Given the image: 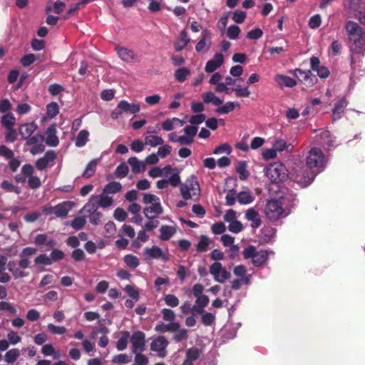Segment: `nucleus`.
<instances>
[{
	"label": "nucleus",
	"mask_w": 365,
	"mask_h": 365,
	"mask_svg": "<svg viewBox=\"0 0 365 365\" xmlns=\"http://www.w3.org/2000/svg\"><path fill=\"white\" fill-rule=\"evenodd\" d=\"M113 198L106 195H92L88 201V206L106 208L112 205Z\"/></svg>",
	"instance_id": "4468645a"
},
{
	"label": "nucleus",
	"mask_w": 365,
	"mask_h": 365,
	"mask_svg": "<svg viewBox=\"0 0 365 365\" xmlns=\"http://www.w3.org/2000/svg\"><path fill=\"white\" fill-rule=\"evenodd\" d=\"M270 255H274L271 250H257L253 246H249L243 251V257L245 259H251L252 264L255 267H261L264 265Z\"/></svg>",
	"instance_id": "39448f33"
},
{
	"label": "nucleus",
	"mask_w": 365,
	"mask_h": 365,
	"mask_svg": "<svg viewBox=\"0 0 365 365\" xmlns=\"http://www.w3.org/2000/svg\"><path fill=\"white\" fill-rule=\"evenodd\" d=\"M26 144L31 146L30 153L35 155L44 151L43 136L39 133H36L34 137L30 138Z\"/></svg>",
	"instance_id": "f8f14e48"
},
{
	"label": "nucleus",
	"mask_w": 365,
	"mask_h": 365,
	"mask_svg": "<svg viewBox=\"0 0 365 365\" xmlns=\"http://www.w3.org/2000/svg\"><path fill=\"white\" fill-rule=\"evenodd\" d=\"M82 211L88 215L89 222L95 225L101 223L102 214L98 211L97 207L88 206V202L83 206Z\"/></svg>",
	"instance_id": "412c9836"
},
{
	"label": "nucleus",
	"mask_w": 365,
	"mask_h": 365,
	"mask_svg": "<svg viewBox=\"0 0 365 365\" xmlns=\"http://www.w3.org/2000/svg\"><path fill=\"white\" fill-rule=\"evenodd\" d=\"M130 337L129 331H124L121 332V335L116 342V349L118 351H123L127 348Z\"/></svg>",
	"instance_id": "58836bf2"
},
{
	"label": "nucleus",
	"mask_w": 365,
	"mask_h": 365,
	"mask_svg": "<svg viewBox=\"0 0 365 365\" xmlns=\"http://www.w3.org/2000/svg\"><path fill=\"white\" fill-rule=\"evenodd\" d=\"M345 29L349 41L351 65L354 68L356 64L354 56L364 54L365 51V28L350 20L346 23Z\"/></svg>",
	"instance_id": "7ed1b4c3"
},
{
	"label": "nucleus",
	"mask_w": 365,
	"mask_h": 365,
	"mask_svg": "<svg viewBox=\"0 0 365 365\" xmlns=\"http://www.w3.org/2000/svg\"><path fill=\"white\" fill-rule=\"evenodd\" d=\"M145 259H161L166 262L169 259L168 255L164 252L159 247L153 245L151 247H146L144 250Z\"/></svg>",
	"instance_id": "2eb2a0df"
},
{
	"label": "nucleus",
	"mask_w": 365,
	"mask_h": 365,
	"mask_svg": "<svg viewBox=\"0 0 365 365\" xmlns=\"http://www.w3.org/2000/svg\"><path fill=\"white\" fill-rule=\"evenodd\" d=\"M348 105V101L346 98L342 97L339 98L334 104V108L332 109V120L335 121L341 118L342 114Z\"/></svg>",
	"instance_id": "4be33fe9"
},
{
	"label": "nucleus",
	"mask_w": 365,
	"mask_h": 365,
	"mask_svg": "<svg viewBox=\"0 0 365 365\" xmlns=\"http://www.w3.org/2000/svg\"><path fill=\"white\" fill-rule=\"evenodd\" d=\"M160 237L162 240L166 241L171 238L176 232V229L173 226L163 225L160 228Z\"/></svg>",
	"instance_id": "4c0bfd02"
},
{
	"label": "nucleus",
	"mask_w": 365,
	"mask_h": 365,
	"mask_svg": "<svg viewBox=\"0 0 365 365\" xmlns=\"http://www.w3.org/2000/svg\"><path fill=\"white\" fill-rule=\"evenodd\" d=\"M210 239L205 236H200L199 239V242L197 245V250L200 252H203L207 250L209 245H210Z\"/></svg>",
	"instance_id": "6e6d98bb"
},
{
	"label": "nucleus",
	"mask_w": 365,
	"mask_h": 365,
	"mask_svg": "<svg viewBox=\"0 0 365 365\" xmlns=\"http://www.w3.org/2000/svg\"><path fill=\"white\" fill-rule=\"evenodd\" d=\"M231 92L235 91L237 97L240 98H247L250 95V91L247 87H242L240 86H237L235 88H230Z\"/></svg>",
	"instance_id": "13d9d810"
},
{
	"label": "nucleus",
	"mask_w": 365,
	"mask_h": 365,
	"mask_svg": "<svg viewBox=\"0 0 365 365\" xmlns=\"http://www.w3.org/2000/svg\"><path fill=\"white\" fill-rule=\"evenodd\" d=\"M89 132L86 130H81L76 138L75 145L78 148H82L86 145L88 140Z\"/></svg>",
	"instance_id": "a19ab883"
},
{
	"label": "nucleus",
	"mask_w": 365,
	"mask_h": 365,
	"mask_svg": "<svg viewBox=\"0 0 365 365\" xmlns=\"http://www.w3.org/2000/svg\"><path fill=\"white\" fill-rule=\"evenodd\" d=\"M59 112V108L56 103L52 102L46 106V115L48 118H53Z\"/></svg>",
	"instance_id": "603ef678"
},
{
	"label": "nucleus",
	"mask_w": 365,
	"mask_h": 365,
	"mask_svg": "<svg viewBox=\"0 0 365 365\" xmlns=\"http://www.w3.org/2000/svg\"><path fill=\"white\" fill-rule=\"evenodd\" d=\"M16 119L11 113H8L2 116L1 124L6 128H12Z\"/></svg>",
	"instance_id": "5fc2aeb1"
},
{
	"label": "nucleus",
	"mask_w": 365,
	"mask_h": 365,
	"mask_svg": "<svg viewBox=\"0 0 365 365\" xmlns=\"http://www.w3.org/2000/svg\"><path fill=\"white\" fill-rule=\"evenodd\" d=\"M41 353L45 356H51L54 359H58L61 356L60 351L56 350L51 344H46L43 345L41 348Z\"/></svg>",
	"instance_id": "f704fd0d"
},
{
	"label": "nucleus",
	"mask_w": 365,
	"mask_h": 365,
	"mask_svg": "<svg viewBox=\"0 0 365 365\" xmlns=\"http://www.w3.org/2000/svg\"><path fill=\"white\" fill-rule=\"evenodd\" d=\"M171 170L170 165H167L163 168H160L158 167L152 168L149 172L148 175L150 177L153 178H156L158 177H161L164 174H167Z\"/></svg>",
	"instance_id": "49530a36"
},
{
	"label": "nucleus",
	"mask_w": 365,
	"mask_h": 365,
	"mask_svg": "<svg viewBox=\"0 0 365 365\" xmlns=\"http://www.w3.org/2000/svg\"><path fill=\"white\" fill-rule=\"evenodd\" d=\"M182 197L185 200H197L200 195V185L195 176L189 177L180 187Z\"/></svg>",
	"instance_id": "423d86ee"
},
{
	"label": "nucleus",
	"mask_w": 365,
	"mask_h": 365,
	"mask_svg": "<svg viewBox=\"0 0 365 365\" xmlns=\"http://www.w3.org/2000/svg\"><path fill=\"white\" fill-rule=\"evenodd\" d=\"M190 41V38L187 31L185 30L181 31L178 40L174 43L175 49L177 51H182Z\"/></svg>",
	"instance_id": "473e14b6"
},
{
	"label": "nucleus",
	"mask_w": 365,
	"mask_h": 365,
	"mask_svg": "<svg viewBox=\"0 0 365 365\" xmlns=\"http://www.w3.org/2000/svg\"><path fill=\"white\" fill-rule=\"evenodd\" d=\"M169 341L164 336H158L152 338L150 349L155 355L161 359L165 358L167 354V347Z\"/></svg>",
	"instance_id": "1a4fd4ad"
},
{
	"label": "nucleus",
	"mask_w": 365,
	"mask_h": 365,
	"mask_svg": "<svg viewBox=\"0 0 365 365\" xmlns=\"http://www.w3.org/2000/svg\"><path fill=\"white\" fill-rule=\"evenodd\" d=\"M237 173L241 180H245L248 178L250 173L247 170V163L244 161L239 162L236 167Z\"/></svg>",
	"instance_id": "8fccbe9b"
},
{
	"label": "nucleus",
	"mask_w": 365,
	"mask_h": 365,
	"mask_svg": "<svg viewBox=\"0 0 365 365\" xmlns=\"http://www.w3.org/2000/svg\"><path fill=\"white\" fill-rule=\"evenodd\" d=\"M224 63V56L221 53H216L213 58L209 60L205 66V71L207 73H213L220 68Z\"/></svg>",
	"instance_id": "6ab92c4d"
},
{
	"label": "nucleus",
	"mask_w": 365,
	"mask_h": 365,
	"mask_svg": "<svg viewBox=\"0 0 365 365\" xmlns=\"http://www.w3.org/2000/svg\"><path fill=\"white\" fill-rule=\"evenodd\" d=\"M112 363L113 364H128L131 361V356L126 354H120L115 355L112 359Z\"/></svg>",
	"instance_id": "bf43d9fd"
},
{
	"label": "nucleus",
	"mask_w": 365,
	"mask_h": 365,
	"mask_svg": "<svg viewBox=\"0 0 365 365\" xmlns=\"http://www.w3.org/2000/svg\"><path fill=\"white\" fill-rule=\"evenodd\" d=\"M0 310L6 311L11 314H16V308L10 302L6 301L0 302Z\"/></svg>",
	"instance_id": "0e129e2a"
},
{
	"label": "nucleus",
	"mask_w": 365,
	"mask_h": 365,
	"mask_svg": "<svg viewBox=\"0 0 365 365\" xmlns=\"http://www.w3.org/2000/svg\"><path fill=\"white\" fill-rule=\"evenodd\" d=\"M57 131L56 125H50L46 130V143L51 147H56L58 145L59 140L56 135Z\"/></svg>",
	"instance_id": "393cba45"
},
{
	"label": "nucleus",
	"mask_w": 365,
	"mask_h": 365,
	"mask_svg": "<svg viewBox=\"0 0 365 365\" xmlns=\"http://www.w3.org/2000/svg\"><path fill=\"white\" fill-rule=\"evenodd\" d=\"M164 301L168 306L171 307H176L179 304L178 298L174 294H166L164 297Z\"/></svg>",
	"instance_id": "774afa93"
},
{
	"label": "nucleus",
	"mask_w": 365,
	"mask_h": 365,
	"mask_svg": "<svg viewBox=\"0 0 365 365\" xmlns=\"http://www.w3.org/2000/svg\"><path fill=\"white\" fill-rule=\"evenodd\" d=\"M328 157L318 148H312L306 154V168H299L292 178L302 187L311 184L316 175L322 172L328 163Z\"/></svg>",
	"instance_id": "f257e3e1"
},
{
	"label": "nucleus",
	"mask_w": 365,
	"mask_h": 365,
	"mask_svg": "<svg viewBox=\"0 0 365 365\" xmlns=\"http://www.w3.org/2000/svg\"><path fill=\"white\" fill-rule=\"evenodd\" d=\"M287 170L280 163H274L266 169V176L272 183H279L287 178Z\"/></svg>",
	"instance_id": "0eeeda50"
},
{
	"label": "nucleus",
	"mask_w": 365,
	"mask_h": 365,
	"mask_svg": "<svg viewBox=\"0 0 365 365\" xmlns=\"http://www.w3.org/2000/svg\"><path fill=\"white\" fill-rule=\"evenodd\" d=\"M273 148L277 150V152H282L284 150L290 152L292 150V146L291 145H288L286 140L282 138H277L274 140L273 143Z\"/></svg>",
	"instance_id": "37998d69"
},
{
	"label": "nucleus",
	"mask_w": 365,
	"mask_h": 365,
	"mask_svg": "<svg viewBox=\"0 0 365 365\" xmlns=\"http://www.w3.org/2000/svg\"><path fill=\"white\" fill-rule=\"evenodd\" d=\"M209 303V297L207 295L202 294L196 297L195 304L199 309H197L196 307H193L192 309L196 310L199 313H202L203 308H205Z\"/></svg>",
	"instance_id": "c03bdc74"
},
{
	"label": "nucleus",
	"mask_w": 365,
	"mask_h": 365,
	"mask_svg": "<svg viewBox=\"0 0 365 365\" xmlns=\"http://www.w3.org/2000/svg\"><path fill=\"white\" fill-rule=\"evenodd\" d=\"M212 46L211 33L208 29H204L200 35V39L195 46L197 52L200 53L208 51Z\"/></svg>",
	"instance_id": "f3484780"
},
{
	"label": "nucleus",
	"mask_w": 365,
	"mask_h": 365,
	"mask_svg": "<svg viewBox=\"0 0 365 365\" xmlns=\"http://www.w3.org/2000/svg\"><path fill=\"white\" fill-rule=\"evenodd\" d=\"M346 8L361 25H365V0H350Z\"/></svg>",
	"instance_id": "6e6552de"
},
{
	"label": "nucleus",
	"mask_w": 365,
	"mask_h": 365,
	"mask_svg": "<svg viewBox=\"0 0 365 365\" xmlns=\"http://www.w3.org/2000/svg\"><path fill=\"white\" fill-rule=\"evenodd\" d=\"M122 185L118 182H110L107 184L103 191L104 194H115L121 190Z\"/></svg>",
	"instance_id": "de8ad7c7"
},
{
	"label": "nucleus",
	"mask_w": 365,
	"mask_h": 365,
	"mask_svg": "<svg viewBox=\"0 0 365 365\" xmlns=\"http://www.w3.org/2000/svg\"><path fill=\"white\" fill-rule=\"evenodd\" d=\"M200 355V351L197 348H190L186 351V357L182 365H193Z\"/></svg>",
	"instance_id": "2f4dec72"
},
{
	"label": "nucleus",
	"mask_w": 365,
	"mask_h": 365,
	"mask_svg": "<svg viewBox=\"0 0 365 365\" xmlns=\"http://www.w3.org/2000/svg\"><path fill=\"white\" fill-rule=\"evenodd\" d=\"M234 274L240 279L243 284H250L251 282V276L247 274V269L244 265L235 266L233 269Z\"/></svg>",
	"instance_id": "bb28decb"
},
{
	"label": "nucleus",
	"mask_w": 365,
	"mask_h": 365,
	"mask_svg": "<svg viewBox=\"0 0 365 365\" xmlns=\"http://www.w3.org/2000/svg\"><path fill=\"white\" fill-rule=\"evenodd\" d=\"M98 161L99 159H93L88 163L83 174V177L89 178L94 174Z\"/></svg>",
	"instance_id": "09e8293b"
},
{
	"label": "nucleus",
	"mask_w": 365,
	"mask_h": 365,
	"mask_svg": "<svg viewBox=\"0 0 365 365\" xmlns=\"http://www.w3.org/2000/svg\"><path fill=\"white\" fill-rule=\"evenodd\" d=\"M245 218L251 222L252 228H257L261 225V220L259 218L258 212L253 208H250L245 213Z\"/></svg>",
	"instance_id": "7c9ffc66"
},
{
	"label": "nucleus",
	"mask_w": 365,
	"mask_h": 365,
	"mask_svg": "<svg viewBox=\"0 0 365 365\" xmlns=\"http://www.w3.org/2000/svg\"><path fill=\"white\" fill-rule=\"evenodd\" d=\"M190 74V71L185 67L178 68L175 73V78L178 81L182 82Z\"/></svg>",
	"instance_id": "864d4df0"
},
{
	"label": "nucleus",
	"mask_w": 365,
	"mask_h": 365,
	"mask_svg": "<svg viewBox=\"0 0 365 365\" xmlns=\"http://www.w3.org/2000/svg\"><path fill=\"white\" fill-rule=\"evenodd\" d=\"M240 31V29L238 26L231 25L227 28V36L230 39H237Z\"/></svg>",
	"instance_id": "680f3d73"
},
{
	"label": "nucleus",
	"mask_w": 365,
	"mask_h": 365,
	"mask_svg": "<svg viewBox=\"0 0 365 365\" xmlns=\"http://www.w3.org/2000/svg\"><path fill=\"white\" fill-rule=\"evenodd\" d=\"M274 81L282 87L293 88L297 85V81L294 78L283 74L276 75Z\"/></svg>",
	"instance_id": "c756f323"
},
{
	"label": "nucleus",
	"mask_w": 365,
	"mask_h": 365,
	"mask_svg": "<svg viewBox=\"0 0 365 365\" xmlns=\"http://www.w3.org/2000/svg\"><path fill=\"white\" fill-rule=\"evenodd\" d=\"M7 341L11 345H16L21 341V337L14 330H11L7 334Z\"/></svg>",
	"instance_id": "e2e57ef3"
},
{
	"label": "nucleus",
	"mask_w": 365,
	"mask_h": 365,
	"mask_svg": "<svg viewBox=\"0 0 365 365\" xmlns=\"http://www.w3.org/2000/svg\"><path fill=\"white\" fill-rule=\"evenodd\" d=\"M236 108H240L239 103L235 101H228L222 106H218V108L216 109V112L220 114H227L234 110V109Z\"/></svg>",
	"instance_id": "e433bc0d"
},
{
	"label": "nucleus",
	"mask_w": 365,
	"mask_h": 365,
	"mask_svg": "<svg viewBox=\"0 0 365 365\" xmlns=\"http://www.w3.org/2000/svg\"><path fill=\"white\" fill-rule=\"evenodd\" d=\"M135 354L133 365H147L148 364V358L143 354V352L133 353Z\"/></svg>",
	"instance_id": "69168bd1"
},
{
	"label": "nucleus",
	"mask_w": 365,
	"mask_h": 365,
	"mask_svg": "<svg viewBox=\"0 0 365 365\" xmlns=\"http://www.w3.org/2000/svg\"><path fill=\"white\" fill-rule=\"evenodd\" d=\"M202 101L205 103H212L215 106H220L222 103V100L217 97L213 92L207 91L202 94Z\"/></svg>",
	"instance_id": "72a5a7b5"
},
{
	"label": "nucleus",
	"mask_w": 365,
	"mask_h": 365,
	"mask_svg": "<svg viewBox=\"0 0 365 365\" xmlns=\"http://www.w3.org/2000/svg\"><path fill=\"white\" fill-rule=\"evenodd\" d=\"M47 329L48 331H50L53 334H64L66 331V327L63 326H56L53 324H48L47 325Z\"/></svg>",
	"instance_id": "338daca9"
},
{
	"label": "nucleus",
	"mask_w": 365,
	"mask_h": 365,
	"mask_svg": "<svg viewBox=\"0 0 365 365\" xmlns=\"http://www.w3.org/2000/svg\"><path fill=\"white\" fill-rule=\"evenodd\" d=\"M163 143L164 140L163 138L158 135H149L145 137V145H146L157 147L158 145H162Z\"/></svg>",
	"instance_id": "79ce46f5"
},
{
	"label": "nucleus",
	"mask_w": 365,
	"mask_h": 365,
	"mask_svg": "<svg viewBox=\"0 0 365 365\" xmlns=\"http://www.w3.org/2000/svg\"><path fill=\"white\" fill-rule=\"evenodd\" d=\"M124 262L130 268L135 269L139 265V259L132 255H127L124 257Z\"/></svg>",
	"instance_id": "052dcab7"
},
{
	"label": "nucleus",
	"mask_w": 365,
	"mask_h": 365,
	"mask_svg": "<svg viewBox=\"0 0 365 365\" xmlns=\"http://www.w3.org/2000/svg\"><path fill=\"white\" fill-rule=\"evenodd\" d=\"M237 201L242 205H247L253 202L255 197L250 191H242L237 193Z\"/></svg>",
	"instance_id": "ea45409f"
},
{
	"label": "nucleus",
	"mask_w": 365,
	"mask_h": 365,
	"mask_svg": "<svg viewBox=\"0 0 365 365\" xmlns=\"http://www.w3.org/2000/svg\"><path fill=\"white\" fill-rule=\"evenodd\" d=\"M128 164L130 165L132 171L134 173H138L144 171L145 163L144 161L139 160L136 157H131L128 160Z\"/></svg>",
	"instance_id": "c9c22d12"
},
{
	"label": "nucleus",
	"mask_w": 365,
	"mask_h": 365,
	"mask_svg": "<svg viewBox=\"0 0 365 365\" xmlns=\"http://www.w3.org/2000/svg\"><path fill=\"white\" fill-rule=\"evenodd\" d=\"M118 108L120 109L123 113L126 114H136L140 110V106L139 104L129 103L125 100H122L118 102Z\"/></svg>",
	"instance_id": "b1692460"
},
{
	"label": "nucleus",
	"mask_w": 365,
	"mask_h": 365,
	"mask_svg": "<svg viewBox=\"0 0 365 365\" xmlns=\"http://www.w3.org/2000/svg\"><path fill=\"white\" fill-rule=\"evenodd\" d=\"M317 142L324 148H330L334 145L335 138L328 130H322L318 136Z\"/></svg>",
	"instance_id": "5701e85b"
},
{
	"label": "nucleus",
	"mask_w": 365,
	"mask_h": 365,
	"mask_svg": "<svg viewBox=\"0 0 365 365\" xmlns=\"http://www.w3.org/2000/svg\"><path fill=\"white\" fill-rule=\"evenodd\" d=\"M8 267L9 271L13 274L15 278L24 277L27 275V274L22 270L23 269L21 267H16L14 263L13 262H9L8 264Z\"/></svg>",
	"instance_id": "4d7b16f0"
},
{
	"label": "nucleus",
	"mask_w": 365,
	"mask_h": 365,
	"mask_svg": "<svg viewBox=\"0 0 365 365\" xmlns=\"http://www.w3.org/2000/svg\"><path fill=\"white\" fill-rule=\"evenodd\" d=\"M234 237L229 235H223L221 237V241L224 246L230 247L231 246V251L233 253H237L238 252V247L236 245H233L234 243Z\"/></svg>",
	"instance_id": "3c124183"
},
{
	"label": "nucleus",
	"mask_w": 365,
	"mask_h": 365,
	"mask_svg": "<svg viewBox=\"0 0 365 365\" xmlns=\"http://www.w3.org/2000/svg\"><path fill=\"white\" fill-rule=\"evenodd\" d=\"M21 351L19 349L14 348L11 349L4 354V361L8 364H12L20 356Z\"/></svg>",
	"instance_id": "a18cd8bd"
},
{
	"label": "nucleus",
	"mask_w": 365,
	"mask_h": 365,
	"mask_svg": "<svg viewBox=\"0 0 365 365\" xmlns=\"http://www.w3.org/2000/svg\"><path fill=\"white\" fill-rule=\"evenodd\" d=\"M133 353L143 352L145 349V334L141 331H136L130 337Z\"/></svg>",
	"instance_id": "9b49d317"
},
{
	"label": "nucleus",
	"mask_w": 365,
	"mask_h": 365,
	"mask_svg": "<svg viewBox=\"0 0 365 365\" xmlns=\"http://www.w3.org/2000/svg\"><path fill=\"white\" fill-rule=\"evenodd\" d=\"M37 127L36 125L33 123H26L23 124L19 127V133L21 135V136L28 140L30 138L34 137V135L36 134L34 133Z\"/></svg>",
	"instance_id": "c85d7f7f"
},
{
	"label": "nucleus",
	"mask_w": 365,
	"mask_h": 365,
	"mask_svg": "<svg viewBox=\"0 0 365 365\" xmlns=\"http://www.w3.org/2000/svg\"><path fill=\"white\" fill-rule=\"evenodd\" d=\"M209 272L213 277L215 282L221 284L224 283L231 277L230 272L219 262H215L210 264Z\"/></svg>",
	"instance_id": "9d476101"
},
{
	"label": "nucleus",
	"mask_w": 365,
	"mask_h": 365,
	"mask_svg": "<svg viewBox=\"0 0 365 365\" xmlns=\"http://www.w3.org/2000/svg\"><path fill=\"white\" fill-rule=\"evenodd\" d=\"M295 76L307 86H312L315 84L317 79L309 70H301L296 68L294 71Z\"/></svg>",
	"instance_id": "a211bd4d"
},
{
	"label": "nucleus",
	"mask_w": 365,
	"mask_h": 365,
	"mask_svg": "<svg viewBox=\"0 0 365 365\" xmlns=\"http://www.w3.org/2000/svg\"><path fill=\"white\" fill-rule=\"evenodd\" d=\"M56 155L54 151H48L45 155L37 160L36 163V167L39 170L45 169L50 163L53 162Z\"/></svg>",
	"instance_id": "a878e982"
},
{
	"label": "nucleus",
	"mask_w": 365,
	"mask_h": 365,
	"mask_svg": "<svg viewBox=\"0 0 365 365\" xmlns=\"http://www.w3.org/2000/svg\"><path fill=\"white\" fill-rule=\"evenodd\" d=\"M115 51L118 57L125 62L134 63L140 61L138 55L127 48L116 46Z\"/></svg>",
	"instance_id": "dca6fc26"
},
{
	"label": "nucleus",
	"mask_w": 365,
	"mask_h": 365,
	"mask_svg": "<svg viewBox=\"0 0 365 365\" xmlns=\"http://www.w3.org/2000/svg\"><path fill=\"white\" fill-rule=\"evenodd\" d=\"M143 202L146 205L143 213L148 219H155L163 212L160 198L153 194L144 193Z\"/></svg>",
	"instance_id": "20e7f679"
},
{
	"label": "nucleus",
	"mask_w": 365,
	"mask_h": 365,
	"mask_svg": "<svg viewBox=\"0 0 365 365\" xmlns=\"http://www.w3.org/2000/svg\"><path fill=\"white\" fill-rule=\"evenodd\" d=\"M222 76L219 72L214 73L209 80L211 85L215 86V90L217 93H225L229 94L231 93L230 88H226L225 85L222 84Z\"/></svg>",
	"instance_id": "aec40b11"
},
{
	"label": "nucleus",
	"mask_w": 365,
	"mask_h": 365,
	"mask_svg": "<svg viewBox=\"0 0 365 365\" xmlns=\"http://www.w3.org/2000/svg\"><path fill=\"white\" fill-rule=\"evenodd\" d=\"M73 203L72 202L66 201L58 204L53 207L45 208L44 212L46 214L54 213L58 217H63L67 215L68 212L71 210Z\"/></svg>",
	"instance_id": "ddd939ff"
},
{
	"label": "nucleus",
	"mask_w": 365,
	"mask_h": 365,
	"mask_svg": "<svg viewBox=\"0 0 365 365\" xmlns=\"http://www.w3.org/2000/svg\"><path fill=\"white\" fill-rule=\"evenodd\" d=\"M295 196L288 194L279 199L267 200L264 213L267 220L275 222L281 218L286 217L290 213L291 208L294 205Z\"/></svg>",
	"instance_id": "f03ea898"
},
{
	"label": "nucleus",
	"mask_w": 365,
	"mask_h": 365,
	"mask_svg": "<svg viewBox=\"0 0 365 365\" xmlns=\"http://www.w3.org/2000/svg\"><path fill=\"white\" fill-rule=\"evenodd\" d=\"M185 123V121L180 120L178 118H167L162 124V129L164 131H171L175 128L182 127Z\"/></svg>",
	"instance_id": "cd10ccee"
}]
</instances>
